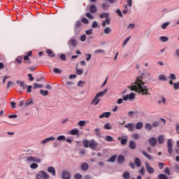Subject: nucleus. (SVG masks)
<instances>
[{"label":"nucleus","instance_id":"f257e3e1","mask_svg":"<svg viewBox=\"0 0 179 179\" xmlns=\"http://www.w3.org/2000/svg\"><path fill=\"white\" fill-rule=\"evenodd\" d=\"M131 90L139 93V94H150L149 89L145 86V83L142 80V76L137 77L134 83L131 85Z\"/></svg>","mask_w":179,"mask_h":179},{"label":"nucleus","instance_id":"f03ea898","mask_svg":"<svg viewBox=\"0 0 179 179\" xmlns=\"http://www.w3.org/2000/svg\"><path fill=\"white\" fill-rule=\"evenodd\" d=\"M107 92H108V90L105 89L103 91L98 92L94 97V99L92 100L91 104H94V106H97V104L100 103V97H103V96H104L106 93H107Z\"/></svg>","mask_w":179,"mask_h":179},{"label":"nucleus","instance_id":"7ed1b4c3","mask_svg":"<svg viewBox=\"0 0 179 179\" xmlns=\"http://www.w3.org/2000/svg\"><path fill=\"white\" fill-rule=\"evenodd\" d=\"M83 145L84 148H90L92 150H95L97 148V143L94 140H84L83 141Z\"/></svg>","mask_w":179,"mask_h":179},{"label":"nucleus","instance_id":"20e7f679","mask_svg":"<svg viewBox=\"0 0 179 179\" xmlns=\"http://www.w3.org/2000/svg\"><path fill=\"white\" fill-rule=\"evenodd\" d=\"M135 99V94L131 92L123 96V99H119L117 101V104H122V101H128V100H134Z\"/></svg>","mask_w":179,"mask_h":179},{"label":"nucleus","instance_id":"39448f33","mask_svg":"<svg viewBox=\"0 0 179 179\" xmlns=\"http://www.w3.org/2000/svg\"><path fill=\"white\" fill-rule=\"evenodd\" d=\"M36 178H44V179H48L50 178V175L47 173V172H45L43 171H41L38 172V173L36 175Z\"/></svg>","mask_w":179,"mask_h":179},{"label":"nucleus","instance_id":"423d86ee","mask_svg":"<svg viewBox=\"0 0 179 179\" xmlns=\"http://www.w3.org/2000/svg\"><path fill=\"white\" fill-rule=\"evenodd\" d=\"M168 153L173 155V139L169 138L167 141Z\"/></svg>","mask_w":179,"mask_h":179},{"label":"nucleus","instance_id":"0eeeda50","mask_svg":"<svg viewBox=\"0 0 179 179\" xmlns=\"http://www.w3.org/2000/svg\"><path fill=\"white\" fill-rule=\"evenodd\" d=\"M27 162H29V163H41V159L36 157H28L27 158Z\"/></svg>","mask_w":179,"mask_h":179},{"label":"nucleus","instance_id":"6e6552de","mask_svg":"<svg viewBox=\"0 0 179 179\" xmlns=\"http://www.w3.org/2000/svg\"><path fill=\"white\" fill-rule=\"evenodd\" d=\"M62 179H71V173L68 171H62Z\"/></svg>","mask_w":179,"mask_h":179},{"label":"nucleus","instance_id":"1a4fd4ad","mask_svg":"<svg viewBox=\"0 0 179 179\" xmlns=\"http://www.w3.org/2000/svg\"><path fill=\"white\" fill-rule=\"evenodd\" d=\"M124 128H127L129 132H134L135 131V124L132 123H129L124 126Z\"/></svg>","mask_w":179,"mask_h":179},{"label":"nucleus","instance_id":"9d476101","mask_svg":"<svg viewBox=\"0 0 179 179\" xmlns=\"http://www.w3.org/2000/svg\"><path fill=\"white\" fill-rule=\"evenodd\" d=\"M68 45L69 47H76V45H78V41H76L75 38H71L68 42Z\"/></svg>","mask_w":179,"mask_h":179},{"label":"nucleus","instance_id":"9b49d317","mask_svg":"<svg viewBox=\"0 0 179 179\" xmlns=\"http://www.w3.org/2000/svg\"><path fill=\"white\" fill-rule=\"evenodd\" d=\"M145 168L149 174H153L155 173V169L148 162H145Z\"/></svg>","mask_w":179,"mask_h":179},{"label":"nucleus","instance_id":"f8f14e48","mask_svg":"<svg viewBox=\"0 0 179 179\" xmlns=\"http://www.w3.org/2000/svg\"><path fill=\"white\" fill-rule=\"evenodd\" d=\"M80 26H82V22L78 21L74 26V31H76V33H79V31H80V29H79Z\"/></svg>","mask_w":179,"mask_h":179},{"label":"nucleus","instance_id":"ddd939ff","mask_svg":"<svg viewBox=\"0 0 179 179\" xmlns=\"http://www.w3.org/2000/svg\"><path fill=\"white\" fill-rule=\"evenodd\" d=\"M148 142L151 146L155 147L156 143H157V140L156 139V138L151 137L148 139Z\"/></svg>","mask_w":179,"mask_h":179},{"label":"nucleus","instance_id":"4468645a","mask_svg":"<svg viewBox=\"0 0 179 179\" xmlns=\"http://www.w3.org/2000/svg\"><path fill=\"white\" fill-rule=\"evenodd\" d=\"M51 141H55V137L51 136V137H48L47 138H45L44 140H43L41 141V143L43 145H45V143H48V142H50Z\"/></svg>","mask_w":179,"mask_h":179},{"label":"nucleus","instance_id":"2eb2a0df","mask_svg":"<svg viewBox=\"0 0 179 179\" xmlns=\"http://www.w3.org/2000/svg\"><path fill=\"white\" fill-rule=\"evenodd\" d=\"M48 173H50L52 176L55 177L56 172H55V168L54 166H50L48 168Z\"/></svg>","mask_w":179,"mask_h":179},{"label":"nucleus","instance_id":"dca6fc26","mask_svg":"<svg viewBox=\"0 0 179 179\" xmlns=\"http://www.w3.org/2000/svg\"><path fill=\"white\" fill-rule=\"evenodd\" d=\"M68 134L69 135H79V129H73Z\"/></svg>","mask_w":179,"mask_h":179},{"label":"nucleus","instance_id":"f3484780","mask_svg":"<svg viewBox=\"0 0 179 179\" xmlns=\"http://www.w3.org/2000/svg\"><path fill=\"white\" fill-rule=\"evenodd\" d=\"M90 12H91V13H96V12H97V7L94 4L91 5Z\"/></svg>","mask_w":179,"mask_h":179},{"label":"nucleus","instance_id":"a211bd4d","mask_svg":"<svg viewBox=\"0 0 179 179\" xmlns=\"http://www.w3.org/2000/svg\"><path fill=\"white\" fill-rule=\"evenodd\" d=\"M111 115V113L110 112H104L101 115H99V118H108Z\"/></svg>","mask_w":179,"mask_h":179},{"label":"nucleus","instance_id":"6ab92c4d","mask_svg":"<svg viewBox=\"0 0 179 179\" xmlns=\"http://www.w3.org/2000/svg\"><path fill=\"white\" fill-rule=\"evenodd\" d=\"M124 162H125V157L122 155H119L117 157V163H119V164H122Z\"/></svg>","mask_w":179,"mask_h":179},{"label":"nucleus","instance_id":"aec40b11","mask_svg":"<svg viewBox=\"0 0 179 179\" xmlns=\"http://www.w3.org/2000/svg\"><path fill=\"white\" fill-rule=\"evenodd\" d=\"M16 84L17 85H20V87H22V89H26L27 86L26 84L24 83V82L23 81H20V80H17L16 81Z\"/></svg>","mask_w":179,"mask_h":179},{"label":"nucleus","instance_id":"412c9836","mask_svg":"<svg viewBox=\"0 0 179 179\" xmlns=\"http://www.w3.org/2000/svg\"><path fill=\"white\" fill-rule=\"evenodd\" d=\"M118 141H120L121 145H127V142H128V138H121V137H119Z\"/></svg>","mask_w":179,"mask_h":179},{"label":"nucleus","instance_id":"4be33fe9","mask_svg":"<svg viewBox=\"0 0 179 179\" xmlns=\"http://www.w3.org/2000/svg\"><path fill=\"white\" fill-rule=\"evenodd\" d=\"M129 148L133 150H134V149H136V143H135V141H131L129 142Z\"/></svg>","mask_w":179,"mask_h":179},{"label":"nucleus","instance_id":"5701e85b","mask_svg":"<svg viewBox=\"0 0 179 179\" xmlns=\"http://www.w3.org/2000/svg\"><path fill=\"white\" fill-rule=\"evenodd\" d=\"M111 23V20L110 18H106L103 22H102V27H106L107 24H110Z\"/></svg>","mask_w":179,"mask_h":179},{"label":"nucleus","instance_id":"b1692460","mask_svg":"<svg viewBox=\"0 0 179 179\" xmlns=\"http://www.w3.org/2000/svg\"><path fill=\"white\" fill-rule=\"evenodd\" d=\"M81 169L83 171H87V170H89V165L87 163H83L81 164Z\"/></svg>","mask_w":179,"mask_h":179},{"label":"nucleus","instance_id":"393cba45","mask_svg":"<svg viewBox=\"0 0 179 179\" xmlns=\"http://www.w3.org/2000/svg\"><path fill=\"white\" fill-rule=\"evenodd\" d=\"M142 153L145 157H147V159H148V160H153V157L150 155L148 154L146 151L143 150Z\"/></svg>","mask_w":179,"mask_h":179},{"label":"nucleus","instance_id":"a878e982","mask_svg":"<svg viewBox=\"0 0 179 179\" xmlns=\"http://www.w3.org/2000/svg\"><path fill=\"white\" fill-rule=\"evenodd\" d=\"M158 143H159L160 145H163V143H164V136L160 135L158 137Z\"/></svg>","mask_w":179,"mask_h":179},{"label":"nucleus","instance_id":"bb28decb","mask_svg":"<svg viewBox=\"0 0 179 179\" xmlns=\"http://www.w3.org/2000/svg\"><path fill=\"white\" fill-rule=\"evenodd\" d=\"M134 163L137 167H141L142 163L141 162V159L139 158L136 157L134 159Z\"/></svg>","mask_w":179,"mask_h":179},{"label":"nucleus","instance_id":"cd10ccee","mask_svg":"<svg viewBox=\"0 0 179 179\" xmlns=\"http://www.w3.org/2000/svg\"><path fill=\"white\" fill-rule=\"evenodd\" d=\"M46 52L50 58H54V57H55V54H54V52L51 50H48Z\"/></svg>","mask_w":179,"mask_h":179},{"label":"nucleus","instance_id":"c85d7f7f","mask_svg":"<svg viewBox=\"0 0 179 179\" xmlns=\"http://www.w3.org/2000/svg\"><path fill=\"white\" fill-rule=\"evenodd\" d=\"M108 16H110V14H108V13H103L100 14L99 17L100 19H104V17L107 19Z\"/></svg>","mask_w":179,"mask_h":179},{"label":"nucleus","instance_id":"c756f323","mask_svg":"<svg viewBox=\"0 0 179 179\" xmlns=\"http://www.w3.org/2000/svg\"><path fill=\"white\" fill-rule=\"evenodd\" d=\"M111 28L107 27L103 29L104 34H111Z\"/></svg>","mask_w":179,"mask_h":179},{"label":"nucleus","instance_id":"7c9ffc66","mask_svg":"<svg viewBox=\"0 0 179 179\" xmlns=\"http://www.w3.org/2000/svg\"><path fill=\"white\" fill-rule=\"evenodd\" d=\"M33 55V52L29 51L27 55L24 57V61H29V57H31Z\"/></svg>","mask_w":179,"mask_h":179},{"label":"nucleus","instance_id":"2f4dec72","mask_svg":"<svg viewBox=\"0 0 179 179\" xmlns=\"http://www.w3.org/2000/svg\"><path fill=\"white\" fill-rule=\"evenodd\" d=\"M143 127V123L142 122H137L136 124V129H142Z\"/></svg>","mask_w":179,"mask_h":179},{"label":"nucleus","instance_id":"473e14b6","mask_svg":"<svg viewBox=\"0 0 179 179\" xmlns=\"http://www.w3.org/2000/svg\"><path fill=\"white\" fill-rule=\"evenodd\" d=\"M115 159H117V155H113L106 162H108V163H114L115 162Z\"/></svg>","mask_w":179,"mask_h":179},{"label":"nucleus","instance_id":"72a5a7b5","mask_svg":"<svg viewBox=\"0 0 179 179\" xmlns=\"http://www.w3.org/2000/svg\"><path fill=\"white\" fill-rule=\"evenodd\" d=\"M110 8V5L107 3H102V9L104 10H107Z\"/></svg>","mask_w":179,"mask_h":179},{"label":"nucleus","instance_id":"f704fd0d","mask_svg":"<svg viewBox=\"0 0 179 179\" xmlns=\"http://www.w3.org/2000/svg\"><path fill=\"white\" fill-rule=\"evenodd\" d=\"M122 177L124 179H129V177H130L129 172L128 171L124 172L122 175Z\"/></svg>","mask_w":179,"mask_h":179},{"label":"nucleus","instance_id":"c9c22d12","mask_svg":"<svg viewBox=\"0 0 179 179\" xmlns=\"http://www.w3.org/2000/svg\"><path fill=\"white\" fill-rule=\"evenodd\" d=\"M94 132H95V134L97 136H99L100 138H101V133H100V129L99 128H96L94 129Z\"/></svg>","mask_w":179,"mask_h":179},{"label":"nucleus","instance_id":"e433bc0d","mask_svg":"<svg viewBox=\"0 0 179 179\" xmlns=\"http://www.w3.org/2000/svg\"><path fill=\"white\" fill-rule=\"evenodd\" d=\"M43 87V84L34 83V89H41Z\"/></svg>","mask_w":179,"mask_h":179},{"label":"nucleus","instance_id":"4c0bfd02","mask_svg":"<svg viewBox=\"0 0 179 179\" xmlns=\"http://www.w3.org/2000/svg\"><path fill=\"white\" fill-rule=\"evenodd\" d=\"M145 129L147 131H150L152 129V124H150V123H146L145 126Z\"/></svg>","mask_w":179,"mask_h":179},{"label":"nucleus","instance_id":"58836bf2","mask_svg":"<svg viewBox=\"0 0 179 179\" xmlns=\"http://www.w3.org/2000/svg\"><path fill=\"white\" fill-rule=\"evenodd\" d=\"M40 94H42V96H48V91L41 90Z\"/></svg>","mask_w":179,"mask_h":179},{"label":"nucleus","instance_id":"ea45409f","mask_svg":"<svg viewBox=\"0 0 179 179\" xmlns=\"http://www.w3.org/2000/svg\"><path fill=\"white\" fill-rule=\"evenodd\" d=\"M38 167V164H36V163H32L30 165V169H32L33 170H36V169H37Z\"/></svg>","mask_w":179,"mask_h":179},{"label":"nucleus","instance_id":"a19ab883","mask_svg":"<svg viewBox=\"0 0 179 179\" xmlns=\"http://www.w3.org/2000/svg\"><path fill=\"white\" fill-rule=\"evenodd\" d=\"M159 39L161 40V41H162L163 43H166V41H169V38L167 36H161L159 38Z\"/></svg>","mask_w":179,"mask_h":179},{"label":"nucleus","instance_id":"79ce46f5","mask_svg":"<svg viewBox=\"0 0 179 179\" xmlns=\"http://www.w3.org/2000/svg\"><path fill=\"white\" fill-rule=\"evenodd\" d=\"M106 142H113V139L110 136H106L105 138Z\"/></svg>","mask_w":179,"mask_h":179},{"label":"nucleus","instance_id":"37998d69","mask_svg":"<svg viewBox=\"0 0 179 179\" xmlns=\"http://www.w3.org/2000/svg\"><path fill=\"white\" fill-rule=\"evenodd\" d=\"M129 40H131V36L127 37L123 42V47H125V45H127V44H128V41H129Z\"/></svg>","mask_w":179,"mask_h":179},{"label":"nucleus","instance_id":"c03bdc74","mask_svg":"<svg viewBox=\"0 0 179 179\" xmlns=\"http://www.w3.org/2000/svg\"><path fill=\"white\" fill-rule=\"evenodd\" d=\"M86 17L88 19H90L91 20H93V19H94V17L92 14H90V13H86Z\"/></svg>","mask_w":179,"mask_h":179},{"label":"nucleus","instance_id":"a18cd8bd","mask_svg":"<svg viewBox=\"0 0 179 179\" xmlns=\"http://www.w3.org/2000/svg\"><path fill=\"white\" fill-rule=\"evenodd\" d=\"M170 25V22H165L162 25V29L163 30H165V29L167 28V26H169Z\"/></svg>","mask_w":179,"mask_h":179},{"label":"nucleus","instance_id":"49530a36","mask_svg":"<svg viewBox=\"0 0 179 179\" xmlns=\"http://www.w3.org/2000/svg\"><path fill=\"white\" fill-rule=\"evenodd\" d=\"M22 59H23V56H19L16 58L17 64H22Z\"/></svg>","mask_w":179,"mask_h":179},{"label":"nucleus","instance_id":"de8ad7c7","mask_svg":"<svg viewBox=\"0 0 179 179\" xmlns=\"http://www.w3.org/2000/svg\"><path fill=\"white\" fill-rule=\"evenodd\" d=\"M173 89H175V90H179V83H173Z\"/></svg>","mask_w":179,"mask_h":179},{"label":"nucleus","instance_id":"09e8293b","mask_svg":"<svg viewBox=\"0 0 179 179\" xmlns=\"http://www.w3.org/2000/svg\"><path fill=\"white\" fill-rule=\"evenodd\" d=\"M159 80L166 81V80H167V78H166V76H164V75H160V76H159Z\"/></svg>","mask_w":179,"mask_h":179},{"label":"nucleus","instance_id":"8fccbe9b","mask_svg":"<svg viewBox=\"0 0 179 179\" xmlns=\"http://www.w3.org/2000/svg\"><path fill=\"white\" fill-rule=\"evenodd\" d=\"M103 128L105 129H111V124H110V123H106L105 124Z\"/></svg>","mask_w":179,"mask_h":179},{"label":"nucleus","instance_id":"3c124183","mask_svg":"<svg viewBox=\"0 0 179 179\" xmlns=\"http://www.w3.org/2000/svg\"><path fill=\"white\" fill-rule=\"evenodd\" d=\"M53 71H54L55 73H62V70H61L58 68H55Z\"/></svg>","mask_w":179,"mask_h":179},{"label":"nucleus","instance_id":"603ef678","mask_svg":"<svg viewBox=\"0 0 179 179\" xmlns=\"http://www.w3.org/2000/svg\"><path fill=\"white\" fill-rule=\"evenodd\" d=\"M159 179H169L166 175L164 174H159L158 176Z\"/></svg>","mask_w":179,"mask_h":179},{"label":"nucleus","instance_id":"864d4df0","mask_svg":"<svg viewBox=\"0 0 179 179\" xmlns=\"http://www.w3.org/2000/svg\"><path fill=\"white\" fill-rule=\"evenodd\" d=\"M82 22L85 23V24H89V20H87L86 17H83Z\"/></svg>","mask_w":179,"mask_h":179},{"label":"nucleus","instance_id":"5fc2aeb1","mask_svg":"<svg viewBox=\"0 0 179 179\" xmlns=\"http://www.w3.org/2000/svg\"><path fill=\"white\" fill-rule=\"evenodd\" d=\"M66 138L65 136H59L57 138V141H65Z\"/></svg>","mask_w":179,"mask_h":179},{"label":"nucleus","instance_id":"6e6d98bb","mask_svg":"<svg viewBox=\"0 0 179 179\" xmlns=\"http://www.w3.org/2000/svg\"><path fill=\"white\" fill-rule=\"evenodd\" d=\"M76 71L77 75H82V73H83V69H76Z\"/></svg>","mask_w":179,"mask_h":179},{"label":"nucleus","instance_id":"4d7b16f0","mask_svg":"<svg viewBox=\"0 0 179 179\" xmlns=\"http://www.w3.org/2000/svg\"><path fill=\"white\" fill-rule=\"evenodd\" d=\"M85 57H87L86 58V61H90V59H92V55L91 54H85Z\"/></svg>","mask_w":179,"mask_h":179},{"label":"nucleus","instance_id":"13d9d810","mask_svg":"<svg viewBox=\"0 0 179 179\" xmlns=\"http://www.w3.org/2000/svg\"><path fill=\"white\" fill-rule=\"evenodd\" d=\"M85 124H86L85 121L80 120V122H78V125L80 127H85Z\"/></svg>","mask_w":179,"mask_h":179},{"label":"nucleus","instance_id":"bf43d9fd","mask_svg":"<svg viewBox=\"0 0 179 179\" xmlns=\"http://www.w3.org/2000/svg\"><path fill=\"white\" fill-rule=\"evenodd\" d=\"M30 104H33V100H28L25 103L26 107H27L28 106H30Z\"/></svg>","mask_w":179,"mask_h":179},{"label":"nucleus","instance_id":"052dcab7","mask_svg":"<svg viewBox=\"0 0 179 179\" xmlns=\"http://www.w3.org/2000/svg\"><path fill=\"white\" fill-rule=\"evenodd\" d=\"M132 138H134V139H139V138H141V136H139V134H134L132 135Z\"/></svg>","mask_w":179,"mask_h":179},{"label":"nucleus","instance_id":"680f3d73","mask_svg":"<svg viewBox=\"0 0 179 179\" xmlns=\"http://www.w3.org/2000/svg\"><path fill=\"white\" fill-rule=\"evenodd\" d=\"M169 79H171V80H176V75L171 73L169 76Z\"/></svg>","mask_w":179,"mask_h":179},{"label":"nucleus","instance_id":"e2e57ef3","mask_svg":"<svg viewBox=\"0 0 179 179\" xmlns=\"http://www.w3.org/2000/svg\"><path fill=\"white\" fill-rule=\"evenodd\" d=\"M80 41H86V35L83 34L80 38Z\"/></svg>","mask_w":179,"mask_h":179},{"label":"nucleus","instance_id":"0e129e2a","mask_svg":"<svg viewBox=\"0 0 179 179\" xmlns=\"http://www.w3.org/2000/svg\"><path fill=\"white\" fill-rule=\"evenodd\" d=\"M164 173L167 174V176H170L171 173H170V169L169 168H166L164 169Z\"/></svg>","mask_w":179,"mask_h":179},{"label":"nucleus","instance_id":"69168bd1","mask_svg":"<svg viewBox=\"0 0 179 179\" xmlns=\"http://www.w3.org/2000/svg\"><path fill=\"white\" fill-rule=\"evenodd\" d=\"M92 29H96L97 27V21H94L92 24Z\"/></svg>","mask_w":179,"mask_h":179},{"label":"nucleus","instance_id":"338daca9","mask_svg":"<svg viewBox=\"0 0 179 179\" xmlns=\"http://www.w3.org/2000/svg\"><path fill=\"white\" fill-rule=\"evenodd\" d=\"M75 178L76 179H82V175H80V173H76L75 175Z\"/></svg>","mask_w":179,"mask_h":179},{"label":"nucleus","instance_id":"774afa93","mask_svg":"<svg viewBox=\"0 0 179 179\" xmlns=\"http://www.w3.org/2000/svg\"><path fill=\"white\" fill-rule=\"evenodd\" d=\"M135 27V24H130L127 26V29H134Z\"/></svg>","mask_w":179,"mask_h":179}]
</instances>
